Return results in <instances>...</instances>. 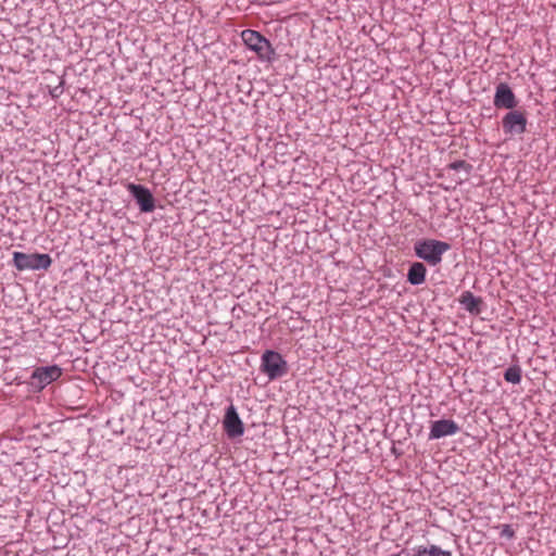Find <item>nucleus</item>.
<instances>
[{"instance_id": "1", "label": "nucleus", "mask_w": 556, "mask_h": 556, "mask_svg": "<svg viewBox=\"0 0 556 556\" xmlns=\"http://www.w3.org/2000/svg\"><path fill=\"white\" fill-rule=\"evenodd\" d=\"M450 249V243L435 239H422L414 244L416 256L432 266L440 264L443 254Z\"/></svg>"}, {"instance_id": "2", "label": "nucleus", "mask_w": 556, "mask_h": 556, "mask_svg": "<svg viewBox=\"0 0 556 556\" xmlns=\"http://www.w3.org/2000/svg\"><path fill=\"white\" fill-rule=\"evenodd\" d=\"M241 39L248 49L256 53L258 60L263 62H271L274 60L275 49L270 41L260 31L244 29L241 31Z\"/></svg>"}, {"instance_id": "3", "label": "nucleus", "mask_w": 556, "mask_h": 556, "mask_svg": "<svg viewBox=\"0 0 556 556\" xmlns=\"http://www.w3.org/2000/svg\"><path fill=\"white\" fill-rule=\"evenodd\" d=\"M261 370L269 378L275 380L288 372V364L276 351L267 350L262 355Z\"/></svg>"}, {"instance_id": "4", "label": "nucleus", "mask_w": 556, "mask_h": 556, "mask_svg": "<svg viewBox=\"0 0 556 556\" xmlns=\"http://www.w3.org/2000/svg\"><path fill=\"white\" fill-rule=\"evenodd\" d=\"M526 114L518 110H510L503 118L502 126L506 135L515 136L521 135L527 130Z\"/></svg>"}, {"instance_id": "5", "label": "nucleus", "mask_w": 556, "mask_h": 556, "mask_svg": "<svg viewBox=\"0 0 556 556\" xmlns=\"http://www.w3.org/2000/svg\"><path fill=\"white\" fill-rule=\"evenodd\" d=\"M127 190L136 199V202L139 205L141 212L149 213L154 211V198L148 188L141 185L129 182L127 185Z\"/></svg>"}, {"instance_id": "6", "label": "nucleus", "mask_w": 556, "mask_h": 556, "mask_svg": "<svg viewBox=\"0 0 556 556\" xmlns=\"http://www.w3.org/2000/svg\"><path fill=\"white\" fill-rule=\"evenodd\" d=\"M223 427L230 439H235L238 437H241L244 433V426L242 420L240 419L236 407L233 405H230L225 414L224 420H223Z\"/></svg>"}, {"instance_id": "7", "label": "nucleus", "mask_w": 556, "mask_h": 556, "mask_svg": "<svg viewBox=\"0 0 556 556\" xmlns=\"http://www.w3.org/2000/svg\"><path fill=\"white\" fill-rule=\"evenodd\" d=\"M493 103L497 109L513 110L517 106L516 96L506 83L496 86Z\"/></svg>"}, {"instance_id": "8", "label": "nucleus", "mask_w": 556, "mask_h": 556, "mask_svg": "<svg viewBox=\"0 0 556 556\" xmlns=\"http://www.w3.org/2000/svg\"><path fill=\"white\" fill-rule=\"evenodd\" d=\"M460 430L457 422L453 419L435 420L430 426L429 440H437L444 437H451Z\"/></svg>"}, {"instance_id": "9", "label": "nucleus", "mask_w": 556, "mask_h": 556, "mask_svg": "<svg viewBox=\"0 0 556 556\" xmlns=\"http://www.w3.org/2000/svg\"><path fill=\"white\" fill-rule=\"evenodd\" d=\"M62 375V369L58 365L37 367V387L39 390L58 380Z\"/></svg>"}, {"instance_id": "10", "label": "nucleus", "mask_w": 556, "mask_h": 556, "mask_svg": "<svg viewBox=\"0 0 556 556\" xmlns=\"http://www.w3.org/2000/svg\"><path fill=\"white\" fill-rule=\"evenodd\" d=\"M460 305L470 314L479 315L481 313L482 299L475 296L470 291H464L459 296Z\"/></svg>"}, {"instance_id": "11", "label": "nucleus", "mask_w": 556, "mask_h": 556, "mask_svg": "<svg viewBox=\"0 0 556 556\" xmlns=\"http://www.w3.org/2000/svg\"><path fill=\"white\" fill-rule=\"evenodd\" d=\"M409 556H453L451 551L443 549L437 544L415 546Z\"/></svg>"}, {"instance_id": "12", "label": "nucleus", "mask_w": 556, "mask_h": 556, "mask_svg": "<svg viewBox=\"0 0 556 556\" xmlns=\"http://www.w3.org/2000/svg\"><path fill=\"white\" fill-rule=\"evenodd\" d=\"M427 268L420 262H415L410 265L407 273V281L414 286H419L426 280Z\"/></svg>"}, {"instance_id": "13", "label": "nucleus", "mask_w": 556, "mask_h": 556, "mask_svg": "<svg viewBox=\"0 0 556 556\" xmlns=\"http://www.w3.org/2000/svg\"><path fill=\"white\" fill-rule=\"evenodd\" d=\"M13 264L18 270L35 269V254L14 252Z\"/></svg>"}, {"instance_id": "14", "label": "nucleus", "mask_w": 556, "mask_h": 556, "mask_svg": "<svg viewBox=\"0 0 556 556\" xmlns=\"http://www.w3.org/2000/svg\"><path fill=\"white\" fill-rule=\"evenodd\" d=\"M521 377L522 370L519 365H511L504 372V379L514 384L520 383Z\"/></svg>"}, {"instance_id": "15", "label": "nucleus", "mask_w": 556, "mask_h": 556, "mask_svg": "<svg viewBox=\"0 0 556 556\" xmlns=\"http://www.w3.org/2000/svg\"><path fill=\"white\" fill-rule=\"evenodd\" d=\"M51 265V257L48 254L37 253V269H47Z\"/></svg>"}, {"instance_id": "16", "label": "nucleus", "mask_w": 556, "mask_h": 556, "mask_svg": "<svg viewBox=\"0 0 556 556\" xmlns=\"http://www.w3.org/2000/svg\"><path fill=\"white\" fill-rule=\"evenodd\" d=\"M501 536L506 539H513L515 538V530L510 525H503L501 529Z\"/></svg>"}, {"instance_id": "17", "label": "nucleus", "mask_w": 556, "mask_h": 556, "mask_svg": "<svg viewBox=\"0 0 556 556\" xmlns=\"http://www.w3.org/2000/svg\"><path fill=\"white\" fill-rule=\"evenodd\" d=\"M465 166H467V163L465 161H456L448 165V167L454 170H458L460 168H464Z\"/></svg>"}, {"instance_id": "18", "label": "nucleus", "mask_w": 556, "mask_h": 556, "mask_svg": "<svg viewBox=\"0 0 556 556\" xmlns=\"http://www.w3.org/2000/svg\"><path fill=\"white\" fill-rule=\"evenodd\" d=\"M30 378L34 379L35 378V370L30 374Z\"/></svg>"}, {"instance_id": "19", "label": "nucleus", "mask_w": 556, "mask_h": 556, "mask_svg": "<svg viewBox=\"0 0 556 556\" xmlns=\"http://www.w3.org/2000/svg\"><path fill=\"white\" fill-rule=\"evenodd\" d=\"M400 555H401V554H392V555H390V556H400Z\"/></svg>"}]
</instances>
